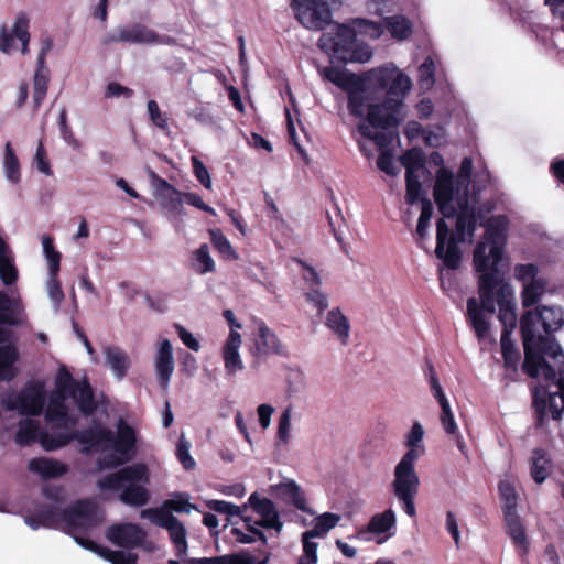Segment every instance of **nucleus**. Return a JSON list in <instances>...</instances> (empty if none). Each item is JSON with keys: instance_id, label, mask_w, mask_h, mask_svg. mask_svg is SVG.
Masks as SVG:
<instances>
[{"instance_id": "obj_1", "label": "nucleus", "mask_w": 564, "mask_h": 564, "mask_svg": "<svg viewBox=\"0 0 564 564\" xmlns=\"http://www.w3.org/2000/svg\"><path fill=\"white\" fill-rule=\"evenodd\" d=\"M324 77L347 94V109L355 118H364L372 128L397 129L411 80L397 68L378 67L355 74L337 67H325Z\"/></svg>"}, {"instance_id": "obj_2", "label": "nucleus", "mask_w": 564, "mask_h": 564, "mask_svg": "<svg viewBox=\"0 0 564 564\" xmlns=\"http://www.w3.org/2000/svg\"><path fill=\"white\" fill-rule=\"evenodd\" d=\"M473 263L478 276V294L480 303L476 297L467 300V318L479 340L486 339L489 335L490 323L486 314L496 313L497 291L503 283H508L499 269L488 270V258L486 257V243L478 242L474 249Z\"/></svg>"}, {"instance_id": "obj_3", "label": "nucleus", "mask_w": 564, "mask_h": 564, "mask_svg": "<svg viewBox=\"0 0 564 564\" xmlns=\"http://www.w3.org/2000/svg\"><path fill=\"white\" fill-rule=\"evenodd\" d=\"M455 231L453 232L445 218L436 223V248L435 254L448 269L456 270L462 261V252L458 242H465L471 238L477 228L478 216L476 209L469 206L467 199L459 203V212L456 210Z\"/></svg>"}, {"instance_id": "obj_4", "label": "nucleus", "mask_w": 564, "mask_h": 564, "mask_svg": "<svg viewBox=\"0 0 564 564\" xmlns=\"http://www.w3.org/2000/svg\"><path fill=\"white\" fill-rule=\"evenodd\" d=\"M150 482V470L143 463H137L108 474L97 481L100 490H121L119 499L131 507L145 506L151 498L145 487Z\"/></svg>"}, {"instance_id": "obj_5", "label": "nucleus", "mask_w": 564, "mask_h": 564, "mask_svg": "<svg viewBox=\"0 0 564 564\" xmlns=\"http://www.w3.org/2000/svg\"><path fill=\"white\" fill-rule=\"evenodd\" d=\"M524 361L522 370L530 378L542 376L545 382H553L556 379L555 369L546 361L551 358L555 364L564 362V352L561 345L553 335H541L532 333L530 340H525L527 335L521 333Z\"/></svg>"}, {"instance_id": "obj_6", "label": "nucleus", "mask_w": 564, "mask_h": 564, "mask_svg": "<svg viewBox=\"0 0 564 564\" xmlns=\"http://www.w3.org/2000/svg\"><path fill=\"white\" fill-rule=\"evenodd\" d=\"M329 32L323 33L319 39V47L330 52L332 56L343 63L366 62L371 57V52L361 53L356 42L354 28L333 23Z\"/></svg>"}, {"instance_id": "obj_7", "label": "nucleus", "mask_w": 564, "mask_h": 564, "mask_svg": "<svg viewBox=\"0 0 564 564\" xmlns=\"http://www.w3.org/2000/svg\"><path fill=\"white\" fill-rule=\"evenodd\" d=\"M416 462L415 452L408 451L394 467V479L391 485L393 495L410 517L416 514L414 500L420 487V478L415 471Z\"/></svg>"}, {"instance_id": "obj_8", "label": "nucleus", "mask_w": 564, "mask_h": 564, "mask_svg": "<svg viewBox=\"0 0 564 564\" xmlns=\"http://www.w3.org/2000/svg\"><path fill=\"white\" fill-rule=\"evenodd\" d=\"M416 462L415 452L408 451L394 467V479L391 485L393 495L410 517L416 514L414 500L420 487V478L415 471Z\"/></svg>"}, {"instance_id": "obj_9", "label": "nucleus", "mask_w": 564, "mask_h": 564, "mask_svg": "<svg viewBox=\"0 0 564 564\" xmlns=\"http://www.w3.org/2000/svg\"><path fill=\"white\" fill-rule=\"evenodd\" d=\"M564 323L563 312L554 306H538L535 311H527L520 318V333L527 335L525 340H530L532 333L538 334L539 325L542 326L546 335H552L558 330Z\"/></svg>"}, {"instance_id": "obj_10", "label": "nucleus", "mask_w": 564, "mask_h": 564, "mask_svg": "<svg viewBox=\"0 0 564 564\" xmlns=\"http://www.w3.org/2000/svg\"><path fill=\"white\" fill-rule=\"evenodd\" d=\"M296 20L306 29L322 31L332 24V10L327 0H292Z\"/></svg>"}, {"instance_id": "obj_11", "label": "nucleus", "mask_w": 564, "mask_h": 564, "mask_svg": "<svg viewBox=\"0 0 564 564\" xmlns=\"http://www.w3.org/2000/svg\"><path fill=\"white\" fill-rule=\"evenodd\" d=\"M485 240L486 257L488 258V270L499 269L498 264L502 260L505 232L507 230V219L505 216H494L486 223Z\"/></svg>"}, {"instance_id": "obj_12", "label": "nucleus", "mask_w": 564, "mask_h": 564, "mask_svg": "<svg viewBox=\"0 0 564 564\" xmlns=\"http://www.w3.org/2000/svg\"><path fill=\"white\" fill-rule=\"evenodd\" d=\"M30 29V18L29 15L21 11L17 14L15 21L11 29L7 25H3L0 30V50L3 53L9 54L13 48H15L13 41L18 40L21 43V52L22 54H26L29 52V44L31 40V34L29 32Z\"/></svg>"}, {"instance_id": "obj_13", "label": "nucleus", "mask_w": 564, "mask_h": 564, "mask_svg": "<svg viewBox=\"0 0 564 564\" xmlns=\"http://www.w3.org/2000/svg\"><path fill=\"white\" fill-rule=\"evenodd\" d=\"M454 193V175L452 171L441 167L436 172L433 194L438 210L444 218H453L456 214V207L453 204Z\"/></svg>"}, {"instance_id": "obj_14", "label": "nucleus", "mask_w": 564, "mask_h": 564, "mask_svg": "<svg viewBox=\"0 0 564 564\" xmlns=\"http://www.w3.org/2000/svg\"><path fill=\"white\" fill-rule=\"evenodd\" d=\"M96 505L87 499H79L64 508V523L72 529H91L98 524Z\"/></svg>"}, {"instance_id": "obj_15", "label": "nucleus", "mask_w": 564, "mask_h": 564, "mask_svg": "<svg viewBox=\"0 0 564 564\" xmlns=\"http://www.w3.org/2000/svg\"><path fill=\"white\" fill-rule=\"evenodd\" d=\"M106 536L119 547L134 549L143 544L147 532L139 524L121 523L109 527Z\"/></svg>"}, {"instance_id": "obj_16", "label": "nucleus", "mask_w": 564, "mask_h": 564, "mask_svg": "<svg viewBox=\"0 0 564 564\" xmlns=\"http://www.w3.org/2000/svg\"><path fill=\"white\" fill-rule=\"evenodd\" d=\"M44 393L39 386H28L14 400L8 403L9 410H19L22 415H40L44 406Z\"/></svg>"}, {"instance_id": "obj_17", "label": "nucleus", "mask_w": 564, "mask_h": 564, "mask_svg": "<svg viewBox=\"0 0 564 564\" xmlns=\"http://www.w3.org/2000/svg\"><path fill=\"white\" fill-rule=\"evenodd\" d=\"M149 36H152L150 29L141 23L131 26H118L115 32L107 33L101 39L104 46L115 43L149 44Z\"/></svg>"}, {"instance_id": "obj_18", "label": "nucleus", "mask_w": 564, "mask_h": 564, "mask_svg": "<svg viewBox=\"0 0 564 564\" xmlns=\"http://www.w3.org/2000/svg\"><path fill=\"white\" fill-rule=\"evenodd\" d=\"M497 304L499 306L498 318L501 322L502 330L510 329V333L517 326V313L513 290L510 283H503L497 291Z\"/></svg>"}, {"instance_id": "obj_19", "label": "nucleus", "mask_w": 564, "mask_h": 564, "mask_svg": "<svg viewBox=\"0 0 564 564\" xmlns=\"http://www.w3.org/2000/svg\"><path fill=\"white\" fill-rule=\"evenodd\" d=\"M503 523L508 536L511 539L519 555L524 557L530 550V541L525 532L523 522L518 513L503 516Z\"/></svg>"}, {"instance_id": "obj_20", "label": "nucleus", "mask_w": 564, "mask_h": 564, "mask_svg": "<svg viewBox=\"0 0 564 564\" xmlns=\"http://www.w3.org/2000/svg\"><path fill=\"white\" fill-rule=\"evenodd\" d=\"M256 349L259 355H279L281 357H288L289 355L286 347L281 343L276 334L264 323L259 325Z\"/></svg>"}, {"instance_id": "obj_21", "label": "nucleus", "mask_w": 564, "mask_h": 564, "mask_svg": "<svg viewBox=\"0 0 564 564\" xmlns=\"http://www.w3.org/2000/svg\"><path fill=\"white\" fill-rule=\"evenodd\" d=\"M155 370L161 388L166 389L174 371L173 349L169 339H163L160 343L155 358Z\"/></svg>"}, {"instance_id": "obj_22", "label": "nucleus", "mask_w": 564, "mask_h": 564, "mask_svg": "<svg viewBox=\"0 0 564 564\" xmlns=\"http://www.w3.org/2000/svg\"><path fill=\"white\" fill-rule=\"evenodd\" d=\"M68 398H72L76 403L78 410L85 416H89L97 410V402L95 400L94 390L88 382L84 379L70 391Z\"/></svg>"}, {"instance_id": "obj_23", "label": "nucleus", "mask_w": 564, "mask_h": 564, "mask_svg": "<svg viewBox=\"0 0 564 564\" xmlns=\"http://www.w3.org/2000/svg\"><path fill=\"white\" fill-rule=\"evenodd\" d=\"M107 443L118 455L126 457V459L130 460L135 454V433L128 424H120L117 435L113 434V438Z\"/></svg>"}, {"instance_id": "obj_24", "label": "nucleus", "mask_w": 564, "mask_h": 564, "mask_svg": "<svg viewBox=\"0 0 564 564\" xmlns=\"http://www.w3.org/2000/svg\"><path fill=\"white\" fill-rule=\"evenodd\" d=\"M530 476L536 484H543L552 473V459L543 448H534L530 457Z\"/></svg>"}, {"instance_id": "obj_25", "label": "nucleus", "mask_w": 564, "mask_h": 564, "mask_svg": "<svg viewBox=\"0 0 564 564\" xmlns=\"http://www.w3.org/2000/svg\"><path fill=\"white\" fill-rule=\"evenodd\" d=\"M28 468L46 480L62 477L68 471L67 465L46 457L32 458L28 464Z\"/></svg>"}, {"instance_id": "obj_26", "label": "nucleus", "mask_w": 564, "mask_h": 564, "mask_svg": "<svg viewBox=\"0 0 564 564\" xmlns=\"http://www.w3.org/2000/svg\"><path fill=\"white\" fill-rule=\"evenodd\" d=\"M241 345V336L236 330H230L229 336L225 343L223 349V356L225 361V368L229 375H235L238 370L243 368L239 347Z\"/></svg>"}, {"instance_id": "obj_27", "label": "nucleus", "mask_w": 564, "mask_h": 564, "mask_svg": "<svg viewBox=\"0 0 564 564\" xmlns=\"http://www.w3.org/2000/svg\"><path fill=\"white\" fill-rule=\"evenodd\" d=\"M159 188L162 191L160 198L163 208L173 214H185L183 207V192L175 188L164 178H159Z\"/></svg>"}, {"instance_id": "obj_28", "label": "nucleus", "mask_w": 564, "mask_h": 564, "mask_svg": "<svg viewBox=\"0 0 564 564\" xmlns=\"http://www.w3.org/2000/svg\"><path fill=\"white\" fill-rule=\"evenodd\" d=\"M167 564H181L176 560H169ZM186 564H253L248 552L231 553L214 557L191 558Z\"/></svg>"}, {"instance_id": "obj_29", "label": "nucleus", "mask_w": 564, "mask_h": 564, "mask_svg": "<svg viewBox=\"0 0 564 564\" xmlns=\"http://www.w3.org/2000/svg\"><path fill=\"white\" fill-rule=\"evenodd\" d=\"M74 438L83 445L94 447L110 442L113 438V433L106 427L94 426L83 431H74Z\"/></svg>"}, {"instance_id": "obj_30", "label": "nucleus", "mask_w": 564, "mask_h": 564, "mask_svg": "<svg viewBox=\"0 0 564 564\" xmlns=\"http://www.w3.org/2000/svg\"><path fill=\"white\" fill-rule=\"evenodd\" d=\"M18 358L19 354L13 345L0 346V381L9 382L17 377L14 364Z\"/></svg>"}, {"instance_id": "obj_31", "label": "nucleus", "mask_w": 564, "mask_h": 564, "mask_svg": "<svg viewBox=\"0 0 564 564\" xmlns=\"http://www.w3.org/2000/svg\"><path fill=\"white\" fill-rule=\"evenodd\" d=\"M105 357L107 365L119 379L127 375L130 367V359L120 347L107 346L105 348Z\"/></svg>"}, {"instance_id": "obj_32", "label": "nucleus", "mask_w": 564, "mask_h": 564, "mask_svg": "<svg viewBox=\"0 0 564 564\" xmlns=\"http://www.w3.org/2000/svg\"><path fill=\"white\" fill-rule=\"evenodd\" d=\"M384 29H387L391 36L398 41L406 40L411 36L413 32V26L411 21L400 14L386 17L383 19Z\"/></svg>"}, {"instance_id": "obj_33", "label": "nucleus", "mask_w": 564, "mask_h": 564, "mask_svg": "<svg viewBox=\"0 0 564 564\" xmlns=\"http://www.w3.org/2000/svg\"><path fill=\"white\" fill-rule=\"evenodd\" d=\"M325 325L338 336L344 345L347 344L349 338L350 324L348 318L338 307L328 312Z\"/></svg>"}, {"instance_id": "obj_34", "label": "nucleus", "mask_w": 564, "mask_h": 564, "mask_svg": "<svg viewBox=\"0 0 564 564\" xmlns=\"http://www.w3.org/2000/svg\"><path fill=\"white\" fill-rule=\"evenodd\" d=\"M41 433L39 421L32 419L22 420L15 434V443L20 446H29L39 441Z\"/></svg>"}, {"instance_id": "obj_35", "label": "nucleus", "mask_w": 564, "mask_h": 564, "mask_svg": "<svg viewBox=\"0 0 564 564\" xmlns=\"http://www.w3.org/2000/svg\"><path fill=\"white\" fill-rule=\"evenodd\" d=\"M557 379L553 382H546L547 387H539L535 389V391H541V398H545L546 400V410L551 412L553 420H560L562 416V410L564 409L563 403L561 402L562 406H558L557 398H560L558 393V386H557Z\"/></svg>"}, {"instance_id": "obj_36", "label": "nucleus", "mask_w": 564, "mask_h": 564, "mask_svg": "<svg viewBox=\"0 0 564 564\" xmlns=\"http://www.w3.org/2000/svg\"><path fill=\"white\" fill-rule=\"evenodd\" d=\"M498 491L503 516L518 513V494L514 485L509 480H501L498 484Z\"/></svg>"}, {"instance_id": "obj_37", "label": "nucleus", "mask_w": 564, "mask_h": 564, "mask_svg": "<svg viewBox=\"0 0 564 564\" xmlns=\"http://www.w3.org/2000/svg\"><path fill=\"white\" fill-rule=\"evenodd\" d=\"M140 517L142 519H149L155 525L166 530L178 520L167 508L164 507V503H162L160 508H148L141 510Z\"/></svg>"}, {"instance_id": "obj_38", "label": "nucleus", "mask_w": 564, "mask_h": 564, "mask_svg": "<svg viewBox=\"0 0 564 564\" xmlns=\"http://www.w3.org/2000/svg\"><path fill=\"white\" fill-rule=\"evenodd\" d=\"M74 438V431L72 432H42L39 438L40 444L45 451H56L68 445Z\"/></svg>"}, {"instance_id": "obj_39", "label": "nucleus", "mask_w": 564, "mask_h": 564, "mask_svg": "<svg viewBox=\"0 0 564 564\" xmlns=\"http://www.w3.org/2000/svg\"><path fill=\"white\" fill-rule=\"evenodd\" d=\"M48 75H50V70L46 67V65H37L36 66V70L34 74V83H33V86H34L33 100H34V105L36 108H39L42 105V102L46 96V93L48 89V82H50Z\"/></svg>"}, {"instance_id": "obj_40", "label": "nucleus", "mask_w": 564, "mask_h": 564, "mask_svg": "<svg viewBox=\"0 0 564 564\" xmlns=\"http://www.w3.org/2000/svg\"><path fill=\"white\" fill-rule=\"evenodd\" d=\"M18 318L14 312V308L11 305L10 297L3 292L0 291V326L1 325H17ZM7 332L0 328V343L6 341Z\"/></svg>"}, {"instance_id": "obj_41", "label": "nucleus", "mask_w": 564, "mask_h": 564, "mask_svg": "<svg viewBox=\"0 0 564 564\" xmlns=\"http://www.w3.org/2000/svg\"><path fill=\"white\" fill-rule=\"evenodd\" d=\"M67 398L54 394L48 403L45 412V420L54 423L55 426L61 420L68 419V406L66 405Z\"/></svg>"}, {"instance_id": "obj_42", "label": "nucleus", "mask_w": 564, "mask_h": 564, "mask_svg": "<svg viewBox=\"0 0 564 564\" xmlns=\"http://www.w3.org/2000/svg\"><path fill=\"white\" fill-rule=\"evenodd\" d=\"M193 269L198 274H206L215 271V262L209 254V247L203 243L193 252Z\"/></svg>"}, {"instance_id": "obj_43", "label": "nucleus", "mask_w": 564, "mask_h": 564, "mask_svg": "<svg viewBox=\"0 0 564 564\" xmlns=\"http://www.w3.org/2000/svg\"><path fill=\"white\" fill-rule=\"evenodd\" d=\"M167 532L172 543L174 544L176 556H185L187 554L188 544L184 524L177 520L172 527L167 529Z\"/></svg>"}, {"instance_id": "obj_44", "label": "nucleus", "mask_w": 564, "mask_h": 564, "mask_svg": "<svg viewBox=\"0 0 564 564\" xmlns=\"http://www.w3.org/2000/svg\"><path fill=\"white\" fill-rule=\"evenodd\" d=\"M395 524V516L391 509L381 513L375 514L368 525L367 530L372 533L381 534L389 531Z\"/></svg>"}, {"instance_id": "obj_45", "label": "nucleus", "mask_w": 564, "mask_h": 564, "mask_svg": "<svg viewBox=\"0 0 564 564\" xmlns=\"http://www.w3.org/2000/svg\"><path fill=\"white\" fill-rule=\"evenodd\" d=\"M280 490L283 496L290 498L291 503L301 511H307V503L301 487L293 480L282 482Z\"/></svg>"}, {"instance_id": "obj_46", "label": "nucleus", "mask_w": 564, "mask_h": 564, "mask_svg": "<svg viewBox=\"0 0 564 564\" xmlns=\"http://www.w3.org/2000/svg\"><path fill=\"white\" fill-rule=\"evenodd\" d=\"M339 520L340 517L338 514L325 512L316 519V523L311 530L305 531V536H323L329 530L335 528Z\"/></svg>"}, {"instance_id": "obj_47", "label": "nucleus", "mask_w": 564, "mask_h": 564, "mask_svg": "<svg viewBox=\"0 0 564 564\" xmlns=\"http://www.w3.org/2000/svg\"><path fill=\"white\" fill-rule=\"evenodd\" d=\"M37 518L41 519L44 528L57 529L64 523V509L46 505L37 510Z\"/></svg>"}, {"instance_id": "obj_48", "label": "nucleus", "mask_w": 564, "mask_h": 564, "mask_svg": "<svg viewBox=\"0 0 564 564\" xmlns=\"http://www.w3.org/2000/svg\"><path fill=\"white\" fill-rule=\"evenodd\" d=\"M210 241L214 246V248L224 257L227 259H237L238 256L236 251L234 250L231 243L227 239V237L223 234V231L219 228L210 229Z\"/></svg>"}, {"instance_id": "obj_49", "label": "nucleus", "mask_w": 564, "mask_h": 564, "mask_svg": "<svg viewBox=\"0 0 564 564\" xmlns=\"http://www.w3.org/2000/svg\"><path fill=\"white\" fill-rule=\"evenodd\" d=\"M78 382L79 381L74 379L72 373L65 367L59 368L55 379V394L58 397L68 398V394L77 386Z\"/></svg>"}, {"instance_id": "obj_50", "label": "nucleus", "mask_w": 564, "mask_h": 564, "mask_svg": "<svg viewBox=\"0 0 564 564\" xmlns=\"http://www.w3.org/2000/svg\"><path fill=\"white\" fill-rule=\"evenodd\" d=\"M3 166L7 177L11 182L18 183L20 181V164L10 142L6 144Z\"/></svg>"}, {"instance_id": "obj_51", "label": "nucleus", "mask_w": 564, "mask_h": 564, "mask_svg": "<svg viewBox=\"0 0 564 564\" xmlns=\"http://www.w3.org/2000/svg\"><path fill=\"white\" fill-rule=\"evenodd\" d=\"M426 367H427L429 383H430V388H431V391H432L434 398L440 403V406L442 410L451 408L449 402H448V400L442 389V386L438 381V378H437V375H436L433 364L431 361H427Z\"/></svg>"}, {"instance_id": "obj_52", "label": "nucleus", "mask_w": 564, "mask_h": 564, "mask_svg": "<svg viewBox=\"0 0 564 564\" xmlns=\"http://www.w3.org/2000/svg\"><path fill=\"white\" fill-rule=\"evenodd\" d=\"M405 185H406V192H405L406 204L414 205L416 202L421 200L420 197L422 194V185H421L417 172L409 171V173H405Z\"/></svg>"}, {"instance_id": "obj_53", "label": "nucleus", "mask_w": 564, "mask_h": 564, "mask_svg": "<svg viewBox=\"0 0 564 564\" xmlns=\"http://www.w3.org/2000/svg\"><path fill=\"white\" fill-rule=\"evenodd\" d=\"M510 329L501 332L500 345L505 364L519 362L520 352L511 339Z\"/></svg>"}, {"instance_id": "obj_54", "label": "nucleus", "mask_w": 564, "mask_h": 564, "mask_svg": "<svg viewBox=\"0 0 564 564\" xmlns=\"http://www.w3.org/2000/svg\"><path fill=\"white\" fill-rule=\"evenodd\" d=\"M401 163L405 167V173L417 172L424 167L425 154L420 148H412L401 156Z\"/></svg>"}, {"instance_id": "obj_55", "label": "nucleus", "mask_w": 564, "mask_h": 564, "mask_svg": "<svg viewBox=\"0 0 564 564\" xmlns=\"http://www.w3.org/2000/svg\"><path fill=\"white\" fill-rule=\"evenodd\" d=\"M101 557L111 564H138V554L124 551H113L109 547L100 549Z\"/></svg>"}, {"instance_id": "obj_56", "label": "nucleus", "mask_w": 564, "mask_h": 564, "mask_svg": "<svg viewBox=\"0 0 564 564\" xmlns=\"http://www.w3.org/2000/svg\"><path fill=\"white\" fill-rule=\"evenodd\" d=\"M207 507L215 512L226 514L228 517V521L230 522V517L240 516L245 510H247L248 506L243 505L239 507L235 503L225 501V500H208Z\"/></svg>"}, {"instance_id": "obj_57", "label": "nucleus", "mask_w": 564, "mask_h": 564, "mask_svg": "<svg viewBox=\"0 0 564 564\" xmlns=\"http://www.w3.org/2000/svg\"><path fill=\"white\" fill-rule=\"evenodd\" d=\"M544 284L540 281H533L524 284L521 292V300L523 307H531L538 303L543 293Z\"/></svg>"}, {"instance_id": "obj_58", "label": "nucleus", "mask_w": 564, "mask_h": 564, "mask_svg": "<svg viewBox=\"0 0 564 564\" xmlns=\"http://www.w3.org/2000/svg\"><path fill=\"white\" fill-rule=\"evenodd\" d=\"M424 430L419 422H414L411 431L406 435L405 445L409 447L408 451H414L416 455V459L420 458L422 454H424L425 449L423 446H420L419 443L423 440Z\"/></svg>"}, {"instance_id": "obj_59", "label": "nucleus", "mask_w": 564, "mask_h": 564, "mask_svg": "<svg viewBox=\"0 0 564 564\" xmlns=\"http://www.w3.org/2000/svg\"><path fill=\"white\" fill-rule=\"evenodd\" d=\"M359 130L365 138L372 140L379 149H387L397 135V133L388 131L372 132L367 127H360Z\"/></svg>"}, {"instance_id": "obj_60", "label": "nucleus", "mask_w": 564, "mask_h": 564, "mask_svg": "<svg viewBox=\"0 0 564 564\" xmlns=\"http://www.w3.org/2000/svg\"><path fill=\"white\" fill-rule=\"evenodd\" d=\"M58 126L63 140L74 149L80 147L79 141L75 138L70 127L67 123V110L62 108L58 116Z\"/></svg>"}, {"instance_id": "obj_61", "label": "nucleus", "mask_w": 564, "mask_h": 564, "mask_svg": "<svg viewBox=\"0 0 564 564\" xmlns=\"http://www.w3.org/2000/svg\"><path fill=\"white\" fill-rule=\"evenodd\" d=\"M355 23L361 33L373 40L379 39L384 32V23L381 22L367 19H357Z\"/></svg>"}, {"instance_id": "obj_62", "label": "nucleus", "mask_w": 564, "mask_h": 564, "mask_svg": "<svg viewBox=\"0 0 564 564\" xmlns=\"http://www.w3.org/2000/svg\"><path fill=\"white\" fill-rule=\"evenodd\" d=\"M248 503L259 516L276 510L275 505L271 499L265 497L261 498L258 492H252L250 495Z\"/></svg>"}, {"instance_id": "obj_63", "label": "nucleus", "mask_w": 564, "mask_h": 564, "mask_svg": "<svg viewBox=\"0 0 564 564\" xmlns=\"http://www.w3.org/2000/svg\"><path fill=\"white\" fill-rule=\"evenodd\" d=\"M148 112L151 122L162 131L169 130L167 117L165 113H162L160 107L155 100L148 101Z\"/></svg>"}, {"instance_id": "obj_64", "label": "nucleus", "mask_w": 564, "mask_h": 564, "mask_svg": "<svg viewBox=\"0 0 564 564\" xmlns=\"http://www.w3.org/2000/svg\"><path fill=\"white\" fill-rule=\"evenodd\" d=\"M0 278L6 285H12L18 280V269L13 263V260L0 259Z\"/></svg>"}]
</instances>
